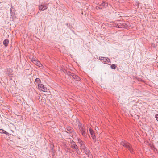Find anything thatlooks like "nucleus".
<instances>
[{"mask_svg": "<svg viewBox=\"0 0 158 158\" xmlns=\"http://www.w3.org/2000/svg\"><path fill=\"white\" fill-rule=\"evenodd\" d=\"M121 144L126 147L127 148L131 153H133L132 152V149H131V145L129 143L124 141H122L121 142Z\"/></svg>", "mask_w": 158, "mask_h": 158, "instance_id": "obj_1", "label": "nucleus"}, {"mask_svg": "<svg viewBox=\"0 0 158 158\" xmlns=\"http://www.w3.org/2000/svg\"><path fill=\"white\" fill-rule=\"evenodd\" d=\"M38 87L39 89L40 90L43 92H47V88L44 87L42 84H38Z\"/></svg>", "mask_w": 158, "mask_h": 158, "instance_id": "obj_2", "label": "nucleus"}, {"mask_svg": "<svg viewBox=\"0 0 158 158\" xmlns=\"http://www.w3.org/2000/svg\"><path fill=\"white\" fill-rule=\"evenodd\" d=\"M99 58L102 62L105 63H108L110 62V59L106 57H101Z\"/></svg>", "mask_w": 158, "mask_h": 158, "instance_id": "obj_3", "label": "nucleus"}, {"mask_svg": "<svg viewBox=\"0 0 158 158\" xmlns=\"http://www.w3.org/2000/svg\"><path fill=\"white\" fill-rule=\"evenodd\" d=\"M32 61L34 64L40 67H41L42 66L41 63L39 61L36 60L35 58H32Z\"/></svg>", "mask_w": 158, "mask_h": 158, "instance_id": "obj_4", "label": "nucleus"}, {"mask_svg": "<svg viewBox=\"0 0 158 158\" xmlns=\"http://www.w3.org/2000/svg\"><path fill=\"white\" fill-rule=\"evenodd\" d=\"M80 130L81 132L82 135L84 136H85L86 135L87 133L85 132V128L82 127H80Z\"/></svg>", "mask_w": 158, "mask_h": 158, "instance_id": "obj_5", "label": "nucleus"}, {"mask_svg": "<svg viewBox=\"0 0 158 158\" xmlns=\"http://www.w3.org/2000/svg\"><path fill=\"white\" fill-rule=\"evenodd\" d=\"M47 8V6L46 5H40L39 6V9L40 10H44Z\"/></svg>", "mask_w": 158, "mask_h": 158, "instance_id": "obj_6", "label": "nucleus"}, {"mask_svg": "<svg viewBox=\"0 0 158 158\" xmlns=\"http://www.w3.org/2000/svg\"><path fill=\"white\" fill-rule=\"evenodd\" d=\"M89 131L92 138L94 140L95 138V136L94 132L93 131V130L91 128L89 129Z\"/></svg>", "mask_w": 158, "mask_h": 158, "instance_id": "obj_7", "label": "nucleus"}, {"mask_svg": "<svg viewBox=\"0 0 158 158\" xmlns=\"http://www.w3.org/2000/svg\"><path fill=\"white\" fill-rule=\"evenodd\" d=\"M71 146L74 149H76V151H77V150H78L77 148V145L75 144V143L73 141L72 142V143Z\"/></svg>", "mask_w": 158, "mask_h": 158, "instance_id": "obj_8", "label": "nucleus"}, {"mask_svg": "<svg viewBox=\"0 0 158 158\" xmlns=\"http://www.w3.org/2000/svg\"><path fill=\"white\" fill-rule=\"evenodd\" d=\"M72 77L73 79H74L76 81H79L80 80V78L77 76L76 75L73 74L72 75Z\"/></svg>", "mask_w": 158, "mask_h": 158, "instance_id": "obj_9", "label": "nucleus"}, {"mask_svg": "<svg viewBox=\"0 0 158 158\" xmlns=\"http://www.w3.org/2000/svg\"><path fill=\"white\" fill-rule=\"evenodd\" d=\"M81 149L83 150L84 152H85L86 154L89 153V151L85 147L83 149Z\"/></svg>", "mask_w": 158, "mask_h": 158, "instance_id": "obj_10", "label": "nucleus"}, {"mask_svg": "<svg viewBox=\"0 0 158 158\" xmlns=\"http://www.w3.org/2000/svg\"><path fill=\"white\" fill-rule=\"evenodd\" d=\"M9 43V40L7 39H5L3 42V44L5 46H7Z\"/></svg>", "mask_w": 158, "mask_h": 158, "instance_id": "obj_11", "label": "nucleus"}, {"mask_svg": "<svg viewBox=\"0 0 158 158\" xmlns=\"http://www.w3.org/2000/svg\"><path fill=\"white\" fill-rule=\"evenodd\" d=\"M80 144L81 145V149H83L85 147L84 143L82 141H80Z\"/></svg>", "mask_w": 158, "mask_h": 158, "instance_id": "obj_12", "label": "nucleus"}, {"mask_svg": "<svg viewBox=\"0 0 158 158\" xmlns=\"http://www.w3.org/2000/svg\"><path fill=\"white\" fill-rule=\"evenodd\" d=\"M0 133H5L6 134H8V132L2 129H0Z\"/></svg>", "mask_w": 158, "mask_h": 158, "instance_id": "obj_13", "label": "nucleus"}, {"mask_svg": "<svg viewBox=\"0 0 158 158\" xmlns=\"http://www.w3.org/2000/svg\"><path fill=\"white\" fill-rule=\"evenodd\" d=\"M111 67L112 69H115L116 68V66L115 64H113L111 65Z\"/></svg>", "mask_w": 158, "mask_h": 158, "instance_id": "obj_14", "label": "nucleus"}, {"mask_svg": "<svg viewBox=\"0 0 158 158\" xmlns=\"http://www.w3.org/2000/svg\"><path fill=\"white\" fill-rule=\"evenodd\" d=\"M35 81L37 83H39L40 81V80L39 78H37L35 79Z\"/></svg>", "mask_w": 158, "mask_h": 158, "instance_id": "obj_15", "label": "nucleus"}, {"mask_svg": "<svg viewBox=\"0 0 158 158\" xmlns=\"http://www.w3.org/2000/svg\"><path fill=\"white\" fill-rule=\"evenodd\" d=\"M156 119L158 121V114H156Z\"/></svg>", "mask_w": 158, "mask_h": 158, "instance_id": "obj_16", "label": "nucleus"}]
</instances>
